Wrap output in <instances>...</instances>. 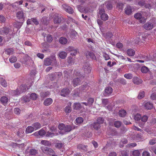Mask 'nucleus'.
Returning a JSON list of instances; mask_svg holds the SVG:
<instances>
[{
  "label": "nucleus",
  "mask_w": 156,
  "mask_h": 156,
  "mask_svg": "<svg viewBox=\"0 0 156 156\" xmlns=\"http://www.w3.org/2000/svg\"><path fill=\"white\" fill-rule=\"evenodd\" d=\"M55 136V134L54 133L48 132L45 135L46 137H53Z\"/></svg>",
  "instance_id": "obj_57"
},
{
  "label": "nucleus",
  "mask_w": 156,
  "mask_h": 156,
  "mask_svg": "<svg viewBox=\"0 0 156 156\" xmlns=\"http://www.w3.org/2000/svg\"><path fill=\"white\" fill-rule=\"evenodd\" d=\"M16 16L17 19L23 22L24 21V14L23 11H19L17 12Z\"/></svg>",
  "instance_id": "obj_8"
},
{
  "label": "nucleus",
  "mask_w": 156,
  "mask_h": 156,
  "mask_svg": "<svg viewBox=\"0 0 156 156\" xmlns=\"http://www.w3.org/2000/svg\"><path fill=\"white\" fill-rule=\"evenodd\" d=\"M5 53L8 55H12L14 53V50L12 48L7 49L5 51Z\"/></svg>",
  "instance_id": "obj_27"
},
{
  "label": "nucleus",
  "mask_w": 156,
  "mask_h": 156,
  "mask_svg": "<svg viewBox=\"0 0 156 156\" xmlns=\"http://www.w3.org/2000/svg\"><path fill=\"white\" fill-rule=\"evenodd\" d=\"M92 126L96 130H98L101 127L100 125L97 122H94L91 124Z\"/></svg>",
  "instance_id": "obj_30"
},
{
  "label": "nucleus",
  "mask_w": 156,
  "mask_h": 156,
  "mask_svg": "<svg viewBox=\"0 0 156 156\" xmlns=\"http://www.w3.org/2000/svg\"><path fill=\"white\" fill-rule=\"evenodd\" d=\"M94 101V99L93 98H89L87 100V102L89 106H91L92 105Z\"/></svg>",
  "instance_id": "obj_50"
},
{
  "label": "nucleus",
  "mask_w": 156,
  "mask_h": 156,
  "mask_svg": "<svg viewBox=\"0 0 156 156\" xmlns=\"http://www.w3.org/2000/svg\"><path fill=\"white\" fill-rule=\"evenodd\" d=\"M41 149L43 152L49 156H51L52 154H55V151L51 148L47 147H42Z\"/></svg>",
  "instance_id": "obj_1"
},
{
  "label": "nucleus",
  "mask_w": 156,
  "mask_h": 156,
  "mask_svg": "<svg viewBox=\"0 0 156 156\" xmlns=\"http://www.w3.org/2000/svg\"><path fill=\"white\" fill-rule=\"evenodd\" d=\"M27 86L25 85L22 84L20 87L19 89L17 88L16 90L12 91V93L14 95H16L21 94L22 92L26 90Z\"/></svg>",
  "instance_id": "obj_2"
},
{
  "label": "nucleus",
  "mask_w": 156,
  "mask_h": 156,
  "mask_svg": "<svg viewBox=\"0 0 156 156\" xmlns=\"http://www.w3.org/2000/svg\"><path fill=\"white\" fill-rule=\"evenodd\" d=\"M154 26L153 23L149 22L145 23L144 25V27L145 30H149L153 29Z\"/></svg>",
  "instance_id": "obj_10"
},
{
  "label": "nucleus",
  "mask_w": 156,
  "mask_h": 156,
  "mask_svg": "<svg viewBox=\"0 0 156 156\" xmlns=\"http://www.w3.org/2000/svg\"><path fill=\"white\" fill-rule=\"evenodd\" d=\"M8 98L6 96H2L0 99V101L1 103L4 105L6 104L8 101Z\"/></svg>",
  "instance_id": "obj_23"
},
{
  "label": "nucleus",
  "mask_w": 156,
  "mask_h": 156,
  "mask_svg": "<svg viewBox=\"0 0 156 156\" xmlns=\"http://www.w3.org/2000/svg\"><path fill=\"white\" fill-rule=\"evenodd\" d=\"M70 93V90L69 88H63L61 90V95L63 97H66Z\"/></svg>",
  "instance_id": "obj_13"
},
{
  "label": "nucleus",
  "mask_w": 156,
  "mask_h": 156,
  "mask_svg": "<svg viewBox=\"0 0 156 156\" xmlns=\"http://www.w3.org/2000/svg\"><path fill=\"white\" fill-rule=\"evenodd\" d=\"M144 107L147 110H150L153 108V105L152 103L147 102L144 104Z\"/></svg>",
  "instance_id": "obj_17"
},
{
  "label": "nucleus",
  "mask_w": 156,
  "mask_h": 156,
  "mask_svg": "<svg viewBox=\"0 0 156 156\" xmlns=\"http://www.w3.org/2000/svg\"><path fill=\"white\" fill-rule=\"evenodd\" d=\"M141 115L139 113H137L134 115V119L137 121H140L141 119Z\"/></svg>",
  "instance_id": "obj_40"
},
{
  "label": "nucleus",
  "mask_w": 156,
  "mask_h": 156,
  "mask_svg": "<svg viewBox=\"0 0 156 156\" xmlns=\"http://www.w3.org/2000/svg\"><path fill=\"white\" fill-rule=\"evenodd\" d=\"M122 124V122L120 121H115L114 123V126L117 128L120 127Z\"/></svg>",
  "instance_id": "obj_39"
},
{
  "label": "nucleus",
  "mask_w": 156,
  "mask_h": 156,
  "mask_svg": "<svg viewBox=\"0 0 156 156\" xmlns=\"http://www.w3.org/2000/svg\"><path fill=\"white\" fill-rule=\"evenodd\" d=\"M72 129V127L70 125L65 126L64 131L65 132H69Z\"/></svg>",
  "instance_id": "obj_41"
},
{
  "label": "nucleus",
  "mask_w": 156,
  "mask_h": 156,
  "mask_svg": "<svg viewBox=\"0 0 156 156\" xmlns=\"http://www.w3.org/2000/svg\"><path fill=\"white\" fill-rule=\"evenodd\" d=\"M59 42L61 44H65L67 42V39L63 37H60L59 39Z\"/></svg>",
  "instance_id": "obj_28"
},
{
  "label": "nucleus",
  "mask_w": 156,
  "mask_h": 156,
  "mask_svg": "<svg viewBox=\"0 0 156 156\" xmlns=\"http://www.w3.org/2000/svg\"><path fill=\"white\" fill-rule=\"evenodd\" d=\"M34 130V128L33 127L31 126H28L26 129V131L27 133H31L33 132Z\"/></svg>",
  "instance_id": "obj_37"
},
{
  "label": "nucleus",
  "mask_w": 156,
  "mask_h": 156,
  "mask_svg": "<svg viewBox=\"0 0 156 156\" xmlns=\"http://www.w3.org/2000/svg\"><path fill=\"white\" fill-rule=\"evenodd\" d=\"M30 98L32 100H36L37 98V95L35 93H32L30 95Z\"/></svg>",
  "instance_id": "obj_46"
},
{
  "label": "nucleus",
  "mask_w": 156,
  "mask_h": 156,
  "mask_svg": "<svg viewBox=\"0 0 156 156\" xmlns=\"http://www.w3.org/2000/svg\"><path fill=\"white\" fill-rule=\"evenodd\" d=\"M123 4L122 3H119L117 4V7L119 9L122 10L123 8Z\"/></svg>",
  "instance_id": "obj_62"
},
{
  "label": "nucleus",
  "mask_w": 156,
  "mask_h": 156,
  "mask_svg": "<svg viewBox=\"0 0 156 156\" xmlns=\"http://www.w3.org/2000/svg\"><path fill=\"white\" fill-rule=\"evenodd\" d=\"M23 22H19L17 21L15 22L14 24V26L16 27L17 29H19L23 25Z\"/></svg>",
  "instance_id": "obj_34"
},
{
  "label": "nucleus",
  "mask_w": 156,
  "mask_h": 156,
  "mask_svg": "<svg viewBox=\"0 0 156 156\" xmlns=\"http://www.w3.org/2000/svg\"><path fill=\"white\" fill-rule=\"evenodd\" d=\"M134 17L137 20H139L140 22L141 23H144L146 22V19L144 17H142L141 14L137 13L134 15Z\"/></svg>",
  "instance_id": "obj_3"
},
{
  "label": "nucleus",
  "mask_w": 156,
  "mask_h": 156,
  "mask_svg": "<svg viewBox=\"0 0 156 156\" xmlns=\"http://www.w3.org/2000/svg\"><path fill=\"white\" fill-rule=\"evenodd\" d=\"M105 4H106V6L108 9L110 10L112 8V5L110 2H106Z\"/></svg>",
  "instance_id": "obj_49"
},
{
  "label": "nucleus",
  "mask_w": 156,
  "mask_h": 156,
  "mask_svg": "<svg viewBox=\"0 0 156 156\" xmlns=\"http://www.w3.org/2000/svg\"><path fill=\"white\" fill-rule=\"evenodd\" d=\"M66 51L67 52H73L74 51V53L71 52L70 54L73 56H75L77 54V50L76 49L72 46H69L68 48H66Z\"/></svg>",
  "instance_id": "obj_9"
},
{
  "label": "nucleus",
  "mask_w": 156,
  "mask_h": 156,
  "mask_svg": "<svg viewBox=\"0 0 156 156\" xmlns=\"http://www.w3.org/2000/svg\"><path fill=\"white\" fill-rule=\"evenodd\" d=\"M6 20L5 17L2 15H0V23H4Z\"/></svg>",
  "instance_id": "obj_60"
},
{
  "label": "nucleus",
  "mask_w": 156,
  "mask_h": 156,
  "mask_svg": "<svg viewBox=\"0 0 156 156\" xmlns=\"http://www.w3.org/2000/svg\"><path fill=\"white\" fill-rule=\"evenodd\" d=\"M104 120L102 117H98L97 119V122L101 125L104 122Z\"/></svg>",
  "instance_id": "obj_43"
},
{
  "label": "nucleus",
  "mask_w": 156,
  "mask_h": 156,
  "mask_svg": "<svg viewBox=\"0 0 156 156\" xmlns=\"http://www.w3.org/2000/svg\"><path fill=\"white\" fill-rule=\"evenodd\" d=\"M119 114L120 117H124L126 114V112L125 110L122 109L119 111Z\"/></svg>",
  "instance_id": "obj_29"
},
{
  "label": "nucleus",
  "mask_w": 156,
  "mask_h": 156,
  "mask_svg": "<svg viewBox=\"0 0 156 156\" xmlns=\"http://www.w3.org/2000/svg\"><path fill=\"white\" fill-rule=\"evenodd\" d=\"M52 102V99L51 98H48L44 100V104L46 106H48L51 104Z\"/></svg>",
  "instance_id": "obj_21"
},
{
  "label": "nucleus",
  "mask_w": 156,
  "mask_h": 156,
  "mask_svg": "<svg viewBox=\"0 0 156 156\" xmlns=\"http://www.w3.org/2000/svg\"><path fill=\"white\" fill-rule=\"evenodd\" d=\"M74 109L80 110L81 112H82L83 110H84V108L82 105L79 102L75 103L73 106Z\"/></svg>",
  "instance_id": "obj_5"
},
{
  "label": "nucleus",
  "mask_w": 156,
  "mask_h": 156,
  "mask_svg": "<svg viewBox=\"0 0 156 156\" xmlns=\"http://www.w3.org/2000/svg\"><path fill=\"white\" fill-rule=\"evenodd\" d=\"M76 121L77 124H81L83 122V119L82 117H79L76 119Z\"/></svg>",
  "instance_id": "obj_42"
},
{
  "label": "nucleus",
  "mask_w": 156,
  "mask_h": 156,
  "mask_svg": "<svg viewBox=\"0 0 156 156\" xmlns=\"http://www.w3.org/2000/svg\"><path fill=\"white\" fill-rule=\"evenodd\" d=\"M55 74L56 76V79L59 78L62 76V72H55Z\"/></svg>",
  "instance_id": "obj_51"
},
{
  "label": "nucleus",
  "mask_w": 156,
  "mask_h": 156,
  "mask_svg": "<svg viewBox=\"0 0 156 156\" xmlns=\"http://www.w3.org/2000/svg\"><path fill=\"white\" fill-rule=\"evenodd\" d=\"M156 143V138H154L150 140L149 141V144L150 145H153Z\"/></svg>",
  "instance_id": "obj_61"
},
{
  "label": "nucleus",
  "mask_w": 156,
  "mask_h": 156,
  "mask_svg": "<svg viewBox=\"0 0 156 156\" xmlns=\"http://www.w3.org/2000/svg\"><path fill=\"white\" fill-rule=\"evenodd\" d=\"M32 126L35 130L40 128L41 127V124L38 122L34 123L32 125Z\"/></svg>",
  "instance_id": "obj_31"
},
{
  "label": "nucleus",
  "mask_w": 156,
  "mask_h": 156,
  "mask_svg": "<svg viewBox=\"0 0 156 156\" xmlns=\"http://www.w3.org/2000/svg\"><path fill=\"white\" fill-rule=\"evenodd\" d=\"M141 72L143 73H146L148 71L149 69L147 67L144 66L141 67Z\"/></svg>",
  "instance_id": "obj_44"
},
{
  "label": "nucleus",
  "mask_w": 156,
  "mask_h": 156,
  "mask_svg": "<svg viewBox=\"0 0 156 156\" xmlns=\"http://www.w3.org/2000/svg\"><path fill=\"white\" fill-rule=\"evenodd\" d=\"M102 104L104 106L107 105L108 103V100L107 99H103L102 100Z\"/></svg>",
  "instance_id": "obj_58"
},
{
  "label": "nucleus",
  "mask_w": 156,
  "mask_h": 156,
  "mask_svg": "<svg viewBox=\"0 0 156 156\" xmlns=\"http://www.w3.org/2000/svg\"><path fill=\"white\" fill-rule=\"evenodd\" d=\"M133 156H139L140 154V152L138 150H135L132 153Z\"/></svg>",
  "instance_id": "obj_54"
},
{
  "label": "nucleus",
  "mask_w": 156,
  "mask_h": 156,
  "mask_svg": "<svg viewBox=\"0 0 156 156\" xmlns=\"http://www.w3.org/2000/svg\"><path fill=\"white\" fill-rule=\"evenodd\" d=\"M127 52L128 55L129 56H133L135 54V51L132 49H129L127 50Z\"/></svg>",
  "instance_id": "obj_33"
},
{
  "label": "nucleus",
  "mask_w": 156,
  "mask_h": 156,
  "mask_svg": "<svg viewBox=\"0 0 156 156\" xmlns=\"http://www.w3.org/2000/svg\"><path fill=\"white\" fill-rule=\"evenodd\" d=\"M44 63L45 65L48 66L52 63V60L49 58H47L44 59Z\"/></svg>",
  "instance_id": "obj_24"
},
{
  "label": "nucleus",
  "mask_w": 156,
  "mask_h": 156,
  "mask_svg": "<svg viewBox=\"0 0 156 156\" xmlns=\"http://www.w3.org/2000/svg\"><path fill=\"white\" fill-rule=\"evenodd\" d=\"M47 41L49 42H51L53 38L52 37L51 35L48 34L47 36L46 37Z\"/></svg>",
  "instance_id": "obj_52"
},
{
  "label": "nucleus",
  "mask_w": 156,
  "mask_h": 156,
  "mask_svg": "<svg viewBox=\"0 0 156 156\" xmlns=\"http://www.w3.org/2000/svg\"><path fill=\"white\" fill-rule=\"evenodd\" d=\"M101 18L103 20H107L108 19V16L107 14L104 13L101 15Z\"/></svg>",
  "instance_id": "obj_38"
},
{
  "label": "nucleus",
  "mask_w": 156,
  "mask_h": 156,
  "mask_svg": "<svg viewBox=\"0 0 156 156\" xmlns=\"http://www.w3.org/2000/svg\"><path fill=\"white\" fill-rule=\"evenodd\" d=\"M14 111L15 114L19 115L20 113V110L18 108H15L14 109Z\"/></svg>",
  "instance_id": "obj_56"
},
{
  "label": "nucleus",
  "mask_w": 156,
  "mask_h": 156,
  "mask_svg": "<svg viewBox=\"0 0 156 156\" xmlns=\"http://www.w3.org/2000/svg\"><path fill=\"white\" fill-rule=\"evenodd\" d=\"M142 81V80L137 77H134L133 79V83L136 84H139L141 83Z\"/></svg>",
  "instance_id": "obj_22"
},
{
  "label": "nucleus",
  "mask_w": 156,
  "mask_h": 156,
  "mask_svg": "<svg viewBox=\"0 0 156 156\" xmlns=\"http://www.w3.org/2000/svg\"><path fill=\"white\" fill-rule=\"evenodd\" d=\"M41 143L45 146H50L51 145V143L49 141L45 140H42L41 141Z\"/></svg>",
  "instance_id": "obj_32"
},
{
  "label": "nucleus",
  "mask_w": 156,
  "mask_h": 156,
  "mask_svg": "<svg viewBox=\"0 0 156 156\" xmlns=\"http://www.w3.org/2000/svg\"><path fill=\"white\" fill-rule=\"evenodd\" d=\"M72 83L74 87L80 85L81 83L80 79L79 78L74 79L72 81Z\"/></svg>",
  "instance_id": "obj_15"
},
{
  "label": "nucleus",
  "mask_w": 156,
  "mask_h": 156,
  "mask_svg": "<svg viewBox=\"0 0 156 156\" xmlns=\"http://www.w3.org/2000/svg\"><path fill=\"white\" fill-rule=\"evenodd\" d=\"M86 56L87 58H90L92 59L96 60V57L93 52L87 51L86 53Z\"/></svg>",
  "instance_id": "obj_12"
},
{
  "label": "nucleus",
  "mask_w": 156,
  "mask_h": 156,
  "mask_svg": "<svg viewBox=\"0 0 156 156\" xmlns=\"http://www.w3.org/2000/svg\"><path fill=\"white\" fill-rule=\"evenodd\" d=\"M9 31V29L5 27L0 29V34L6 35L8 34Z\"/></svg>",
  "instance_id": "obj_19"
},
{
  "label": "nucleus",
  "mask_w": 156,
  "mask_h": 156,
  "mask_svg": "<svg viewBox=\"0 0 156 156\" xmlns=\"http://www.w3.org/2000/svg\"><path fill=\"white\" fill-rule=\"evenodd\" d=\"M67 53L64 51H61L58 54L59 57L62 59H65L67 56Z\"/></svg>",
  "instance_id": "obj_26"
},
{
  "label": "nucleus",
  "mask_w": 156,
  "mask_h": 156,
  "mask_svg": "<svg viewBox=\"0 0 156 156\" xmlns=\"http://www.w3.org/2000/svg\"><path fill=\"white\" fill-rule=\"evenodd\" d=\"M65 126V125L64 124L62 123L59 125L58 128L60 130L64 131Z\"/></svg>",
  "instance_id": "obj_55"
},
{
  "label": "nucleus",
  "mask_w": 156,
  "mask_h": 156,
  "mask_svg": "<svg viewBox=\"0 0 156 156\" xmlns=\"http://www.w3.org/2000/svg\"><path fill=\"white\" fill-rule=\"evenodd\" d=\"M148 117L146 115H144L142 117L141 116V119L142 122L139 124V126L141 128H143L144 125L145 123L147 121Z\"/></svg>",
  "instance_id": "obj_7"
},
{
  "label": "nucleus",
  "mask_w": 156,
  "mask_h": 156,
  "mask_svg": "<svg viewBox=\"0 0 156 156\" xmlns=\"http://www.w3.org/2000/svg\"><path fill=\"white\" fill-rule=\"evenodd\" d=\"M49 77L51 80H53L56 79V76L55 74V73H51L49 76Z\"/></svg>",
  "instance_id": "obj_64"
},
{
  "label": "nucleus",
  "mask_w": 156,
  "mask_h": 156,
  "mask_svg": "<svg viewBox=\"0 0 156 156\" xmlns=\"http://www.w3.org/2000/svg\"><path fill=\"white\" fill-rule=\"evenodd\" d=\"M29 153L31 155H34L37 154V151L35 149H32L30 150Z\"/></svg>",
  "instance_id": "obj_47"
},
{
  "label": "nucleus",
  "mask_w": 156,
  "mask_h": 156,
  "mask_svg": "<svg viewBox=\"0 0 156 156\" xmlns=\"http://www.w3.org/2000/svg\"><path fill=\"white\" fill-rule=\"evenodd\" d=\"M90 87L88 83H86L81 86V90L83 91L86 92L89 89Z\"/></svg>",
  "instance_id": "obj_18"
},
{
  "label": "nucleus",
  "mask_w": 156,
  "mask_h": 156,
  "mask_svg": "<svg viewBox=\"0 0 156 156\" xmlns=\"http://www.w3.org/2000/svg\"><path fill=\"white\" fill-rule=\"evenodd\" d=\"M72 110L71 107V104L70 106H66L65 108V111L66 113H70Z\"/></svg>",
  "instance_id": "obj_45"
},
{
  "label": "nucleus",
  "mask_w": 156,
  "mask_h": 156,
  "mask_svg": "<svg viewBox=\"0 0 156 156\" xmlns=\"http://www.w3.org/2000/svg\"><path fill=\"white\" fill-rule=\"evenodd\" d=\"M87 145L82 144H79L77 145V147L80 150L87 151Z\"/></svg>",
  "instance_id": "obj_20"
},
{
  "label": "nucleus",
  "mask_w": 156,
  "mask_h": 156,
  "mask_svg": "<svg viewBox=\"0 0 156 156\" xmlns=\"http://www.w3.org/2000/svg\"><path fill=\"white\" fill-rule=\"evenodd\" d=\"M125 12L126 14L129 15L132 14V9L131 7L129 5H128L124 9Z\"/></svg>",
  "instance_id": "obj_14"
},
{
  "label": "nucleus",
  "mask_w": 156,
  "mask_h": 156,
  "mask_svg": "<svg viewBox=\"0 0 156 156\" xmlns=\"http://www.w3.org/2000/svg\"><path fill=\"white\" fill-rule=\"evenodd\" d=\"M125 78L127 79H131L133 78V75L131 73L126 74L124 75Z\"/></svg>",
  "instance_id": "obj_53"
},
{
  "label": "nucleus",
  "mask_w": 156,
  "mask_h": 156,
  "mask_svg": "<svg viewBox=\"0 0 156 156\" xmlns=\"http://www.w3.org/2000/svg\"><path fill=\"white\" fill-rule=\"evenodd\" d=\"M90 65L87 62L84 63L83 66V69L85 73H88L91 71V67L90 66Z\"/></svg>",
  "instance_id": "obj_6"
},
{
  "label": "nucleus",
  "mask_w": 156,
  "mask_h": 156,
  "mask_svg": "<svg viewBox=\"0 0 156 156\" xmlns=\"http://www.w3.org/2000/svg\"><path fill=\"white\" fill-rule=\"evenodd\" d=\"M78 2L80 3H81V5H77V8L78 9L79 11L80 12H82L83 11V8L82 6V5H83L84 3V1H78Z\"/></svg>",
  "instance_id": "obj_25"
},
{
  "label": "nucleus",
  "mask_w": 156,
  "mask_h": 156,
  "mask_svg": "<svg viewBox=\"0 0 156 156\" xmlns=\"http://www.w3.org/2000/svg\"><path fill=\"white\" fill-rule=\"evenodd\" d=\"M145 95V92L144 91L140 92L138 96L139 99H140L144 98Z\"/></svg>",
  "instance_id": "obj_48"
},
{
  "label": "nucleus",
  "mask_w": 156,
  "mask_h": 156,
  "mask_svg": "<svg viewBox=\"0 0 156 156\" xmlns=\"http://www.w3.org/2000/svg\"><path fill=\"white\" fill-rule=\"evenodd\" d=\"M9 61L11 63L16 62L17 60V58L16 56L12 55L9 58Z\"/></svg>",
  "instance_id": "obj_35"
},
{
  "label": "nucleus",
  "mask_w": 156,
  "mask_h": 156,
  "mask_svg": "<svg viewBox=\"0 0 156 156\" xmlns=\"http://www.w3.org/2000/svg\"><path fill=\"white\" fill-rule=\"evenodd\" d=\"M113 91L112 88L110 87H108L105 88L104 92L105 95H110L111 94Z\"/></svg>",
  "instance_id": "obj_16"
},
{
  "label": "nucleus",
  "mask_w": 156,
  "mask_h": 156,
  "mask_svg": "<svg viewBox=\"0 0 156 156\" xmlns=\"http://www.w3.org/2000/svg\"><path fill=\"white\" fill-rule=\"evenodd\" d=\"M54 21L55 23H59L61 22L62 19L60 16L58 14L56 13L55 14Z\"/></svg>",
  "instance_id": "obj_11"
},
{
  "label": "nucleus",
  "mask_w": 156,
  "mask_h": 156,
  "mask_svg": "<svg viewBox=\"0 0 156 156\" xmlns=\"http://www.w3.org/2000/svg\"><path fill=\"white\" fill-rule=\"evenodd\" d=\"M0 82L1 85L4 87H6L7 86V84L5 80L2 78L0 79Z\"/></svg>",
  "instance_id": "obj_36"
},
{
  "label": "nucleus",
  "mask_w": 156,
  "mask_h": 156,
  "mask_svg": "<svg viewBox=\"0 0 156 156\" xmlns=\"http://www.w3.org/2000/svg\"><path fill=\"white\" fill-rule=\"evenodd\" d=\"M63 146V144L62 143H59L56 144L55 147L56 148L60 149Z\"/></svg>",
  "instance_id": "obj_63"
},
{
  "label": "nucleus",
  "mask_w": 156,
  "mask_h": 156,
  "mask_svg": "<svg viewBox=\"0 0 156 156\" xmlns=\"http://www.w3.org/2000/svg\"><path fill=\"white\" fill-rule=\"evenodd\" d=\"M63 9L66 12L71 14H72L74 12V10L72 8L67 5L66 4H64L62 5Z\"/></svg>",
  "instance_id": "obj_4"
},
{
  "label": "nucleus",
  "mask_w": 156,
  "mask_h": 156,
  "mask_svg": "<svg viewBox=\"0 0 156 156\" xmlns=\"http://www.w3.org/2000/svg\"><path fill=\"white\" fill-rule=\"evenodd\" d=\"M38 132L39 135L41 136H43L45 134V132L44 129H41Z\"/></svg>",
  "instance_id": "obj_59"
}]
</instances>
